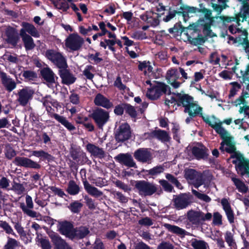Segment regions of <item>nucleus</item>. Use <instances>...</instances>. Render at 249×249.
<instances>
[{
  "mask_svg": "<svg viewBox=\"0 0 249 249\" xmlns=\"http://www.w3.org/2000/svg\"><path fill=\"white\" fill-rule=\"evenodd\" d=\"M197 12H201L202 15L204 16L203 18H200L198 22L200 25L203 27L204 33L208 36H212L210 28L213 20L212 17V12L211 10L206 8L199 10L196 7L187 6L184 8L183 16H185L186 13L191 14Z\"/></svg>",
  "mask_w": 249,
  "mask_h": 249,
  "instance_id": "f257e3e1",
  "label": "nucleus"
},
{
  "mask_svg": "<svg viewBox=\"0 0 249 249\" xmlns=\"http://www.w3.org/2000/svg\"><path fill=\"white\" fill-rule=\"evenodd\" d=\"M185 177L196 188L202 184L207 185L213 178L212 176L208 171H205L201 174L193 169L186 170Z\"/></svg>",
  "mask_w": 249,
  "mask_h": 249,
  "instance_id": "f03ea898",
  "label": "nucleus"
},
{
  "mask_svg": "<svg viewBox=\"0 0 249 249\" xmlns=\"http://www.w3.org/2000/svg\"><path fill=\"white\" fill-rule=\"evenodd\" d=\"M219 18L223 20L224 24L237 19L238 22H236V25H230L229 27V30L232 34L236 33L238 34L241 30L239 27H237V24L239 26V23L238 22L240 21L243 22L244 20L248 21L249 22V4L247 2H245L244 4L239 15L236 18L233 17L220 16Z\"/></svg>",
  "mask_w": 249,
  "mask_h": 249,
  "instance_id": "7ed1b4c3",
  "label": "nucleus"
},
{
  "mask_svg": "<svg viewBox=\"0 0 249 249\" xmlns=\"http://www.w3.org/2000/svg\"><path fill=\"white\" fill-rule=\"evenodd\" d=\"M221 125L222 124H220L214 129L223 140V141L221 143L220 149L222 151L232 153L235 150L234 145L232 142V138L231 137L229 133Z\"/></svg>",
  "mask_w": 249,
  "mask_h": 249,
  "instance_id": "20e7f679",
  "label": "nucleus"
},
{
  "mask_svg": "<svg viewBox=\"0 0 249 249\" xmlns=\"http://www.w3.org/2000/svg\"><path fill=\"white\" fill-rule=\"evenodd\" d=\"M45 56L60 69H65L68 67L66 58L58 52L53 50H47Z\"/></svg>",
  "mask_w": 249,
  "mask_h": 249,
  "instance_id": "39448f33",
  "label": "nucleus"
},
{
  "mask_svg": "<svg viewBox=\"0 0 249 249\" xmlns=\"http://www.w3.org/2000/svg\"><path fill=\"white\" fill-rule=\"evenodd\" d=\"M135 187L138 190L141 196H151L157 191V186L153 183L145 180L137 181L135 184Z\"/></svg>",
  "mask_w": 249,
  "mask_h": 249,
  "instance_id": "423d86ee",
  "label": "nucleus"
},
{
  "mask_svg": "<svg viewBox=\"0 0 249 249\" xmlns=\"http://www.w3.org/2000/svg\"><path fill=\"white\" fill-rule=\"evenodd\" d=\"M232 163L239 174L249 177V160L245 159L242 155H237L232 157Z\"/></svg>",
  "mask_w": 249,
  "mask_h": 249,
  "instance_id": "0eeeda50",
  "label": "nucleus"
},
{
  "mask_svg": "<svg viewBox=\"0 0 249 249\" xmlns=\"http://www.w3.org/2000/svg\"><path fill=\"white\" fill-rule=\"evenodd\" d=\"M212 215L210 213L205 214L199 211L191 210L187 213L188 220L194 225H198L202 221L209 220L212 218Z\"/></svg>",
  "mask_w": 249,
  "mask_h": 249,
  "instance_id": "6e6552de",
  "label": "nucleus"
},
{
  "mask_svg": "<svg viewBox=\"0 0 249 249\" xmlns=\"http://www.w3.org/2000/svg\"><path fill=\"white\" fill-rule=\"evenodd\" d=\"M169 88L163 83H156L149 89L146 93V96L151 99L159 98L163 93H166Z\"/></svg>",
  "mask_w": 249,
  "mask_h": 249,
  "instance_id": "1a4fd4ad",
  "label": "nucleus"
},
{
  "mask_svg": "<svg viewBox=\"0 0 249 249\" xmlns=\"http://www.w3.org/2000/svg\"><path fill=\"white\" fill-rule=\"evenodd\" d=\"M91 117L98 127L102 128L103 126L108 121L109 114L107 111L103 109L98 108L93 111L91 114Z\"/></svg>",
  "mask_w": 249,
  "mask_h": 249,
  "instance_id": "9d476101",
  "label": "nucleus"
},
{
  "mask_svg": "<svg viewBox=\"0 0 249 249\" xmlns=\"http://www.w3.org/2000/svg\"><path fill=\"white\" fill-rule=\"evenodd\" d=\"M84 39L77 33L71 34L65 41V45L70 50L74 51L79 50L84 43Z\"/></svg>",
  "mask_w": 249,
  "mask_h": 249,
  "instance_id": "9b49d317",
  "label": "nucleus"
},
{
  "mask_svg": "<svg viewBox=\"0 0 249 249\" xmlns=\"http://www.w3.org/2000/svg\"><path fill=\"white\" fill-rule=\"evenodd\" d=\"M192 196L189 194H181L174 199L175 207L177 210L186 208L192 202Z\"/></svg>",
  "mask_w": 249,
  "mask_h": 249,
  "instance_id": "f8f14e48",
  "label": "nucleus"
},
{
  "mask_svg": "<svg viewBox=\"0 0 249 249\" xmlns=\"http://www.w3.org/2000/svg\"><path fill=\"white\" fill-rule=\"evenodd\" d=\"M34 91L32 89L26 87L18 91L17 101L22 106H26L32 98Z\"/></svg>",
  "mask_w": 249,
  "mask_h": 249,
  "instance_id": "ddd939ff",
  "label": "nucleus"
},
{
  "mask_svg": "<svg viewBox=\"0 0 249 249\" xmlns=\"http://www.w3.org/2000/svg\"><path fill=\"white\" fill-rule=\"evenodd\" d=\"M131 136V131L129 125L127 123H123L120 126L116 132L115 138L118 142H124Z\"/></svg>",
  "mask_w": 249,
  "mask_h": 249,
  "instance_id": "4468645a",
  "label": "nucleus"
},
{
  "mask_svg": "<svg viewBox=\"0 0 249 249\" xmlns=\"http://www.w3.org/2000/svg\"><path fill=\"white\" fill-rule=\"evenodd\" d=\"M13 163L17 166L26 168L38 169L40 167V165L36 162L23 157H16L13 161Z\"/></svg>",
  "mask_w": 249,
  "mask_h": 249,
  "instance_id": "2eb2a0df",
  "label": "nucleus"
},
{
  "mask_svg": "<svg viewBox=\"0 0 249 249\" xmlns=\"http://www.w3.org/2000/svg\"><path fill=\"white\" fill-rule=\"evenodd\" d=\"M166 78L168 83L174 88H179L181 83L177 81L179 78V74L178 70L176 68H171L166 72Z\"/></svg>",
  "mask_w": 249,
  "mask_h": 249,
  "instance_id": "dca6fc26",
  "label": "nucleus"
},
{
  "mask_svg": "<svg viewBox=\"0 0 249 249\" xmlns=\"http://www.w3.org/2000/svg\"><path fill=\"white\" fill-rule=\"evenodd\" d=\"M25 198L26 206L24 203H21L20 204V208L23 213L28 216L31 217H36L37 215L36 212L31 210L34 207L32 197L30 196L27 195Z\"/></svg>",
  "mask_w": 249,
  "mask_h": 249,
  "instance_id": "f3484780",
  "label": "nucleus"
},
{
  "mask_svg": "<svg viewBox=\"0 0 249 249\" xmlns=\"http://www.w3.org/2000/svg\"><path fill=\"white\" fill-rule=\"evenodd\" d=\"M140 18L151 26L155 27L159 24L158 14L151 11H147L141 15Z\"/></svg>",
  "mask_w": 249,
  "mask_h": 249,
  "instance_id": "a211bd4d",
  "label": "nucleus"
},
{
  "mask_svg": "<svg viewBox=\"0 0 249 249\" xmlns=\"http://www.w3.org/2000/svg\"><path fill=\"white\" fill-rule=\"evenodd\" d=\"M50 238L54 246V249H72L71 246L58 234L53 233L50 235Z\"/></svg>",
  "mask_w": 249,
  "mask_h": 249,
  "instance_id": "6ab92c4d",
  "label": "nucleus"
},
{
  "mask_svg": "<svg viewBox=\"0 0 249 249\" xmlns=\"http://www.w3.org/2000/svg\"><path fill=\"white\" fill-rule=\"evenodd\" d=\"M134 157L138 161L142 162H149L152 159L150 151L145 148H140L134 153Z\"/></svg>",
  "mask_w": 249,
  "mask_h": 249,
  "instance_id": "aec40b11",
  "label": "nucleus"
},
{
  "mask_svg": "<svg viewBox=\"0 0 249 249\" xmlns=\"http://www.w3.org/2000/svg\"><path fill=\"white\" fill-rule=\"evenodd\" d=\"M144 137L146 139L156 138L162 142H167L170 139L168 134L166 131L160 129L145 133Z\"/></svg>",
  "mask_w": 249,
  "mask_h": 249,
  "instance_id": "412c9836",
  "label": "nucleus"
},
{
  "mask_svg": "<svg viewBox=\"0 0 249 249\" xmlns=\"http://www.w3.org/2000/svg\"><path fill=\"white\" fill-rule=\"evenodd\" d=\"M176 101L178 106H182L184 109L187 108L194 101L193 97L186 94L178 93L176 99H172Z\"/></svg>",
  "mask_w": 249,
  "mask_h": 249,
  "instance_id": "4be33fe9",
  "label": "nucleus"
},
{
  "mask_svg": "<svg viewBox=\"0 0 249 249\" xmlns=\"http://www.w3.org/2000/svg\"><path fill=\"white\" fill-rule=\"evenodd\" d=\"M40 73L42 77L48 83V86L49 87L52 86L53 84H55V78L57 77L53 73V71L48 67H46L42 69L40 71Z\"/></svg>",
  "mask_w": 249,
  "mask_h": 249,
  "instance_id": "5701e85b",
  "label": "nucleus"
},
{
  "mask_svg": "<svg viewBox=\"0 0 249 249\" xmlns=\"http://www.w3.org/2000/svg\"><path fill=\"white\" fill-rule=\"evenodd\" d=\"M74 229L72 224L69 222H64L60 224L59 231L60 232L70 238H73Z\"/></svg>",
  "mask_w": 249,
  "mask_h": 249,
  "instance_id": "b1692460",
  "label": "nucleus"
},
{
  "mask_svg": "<svg viewBox=\"0 0 249 249\" xmlns=\"http://www.w3.org/2000/svg\"><path fill=\"white\" fill-rule=\"evenodd\" d=\"M116 159L122 164L129 167H137L132 156L129 154H120L116 157Z\"/></svg>",
  "mask_w": 249,
  "mask_h": 249,
  "instance_id": "393cba45",
  "label": "nucleus"
},
{
  "mask_svg": "<svg viewBox=\"0 0 249 249\" xmlns=\"http://www.w3.org/2000/svg\"><path fill=\"white\" fill-rule=\"evenodd\" d=\"M0 78L2 84L9 92L16 88V82L9 76H8L5 72L0 71Z\"/></svg>",
  "mask_w": 249,
  "mask_h": 249,
  "instance_id": "a878e982",
  "label": "nucleus"
},
{
  "mask_svg": "<svg viewBox=\"0 0 249 249\" xmlns=\"http://www.w3.org/2000/svg\"><path fill=\"white\" fill-rule=\"evenodd\" d=\"M60 76L62 79L63 83L66 85H71L75 82L76 78L66 68L61 69L59 70Z\"/></svg>",
  "mask_w": 249,
  "mask_h": 249,
  "instance_id": "bb28decb",
  "label": "nucleus"
},
{
  "mask_svg": "<svg viewBox=\"0 0 249 249\" xmlns=\"http://www.w3.org/2000/svg\"><path fill=\"white\" fill-rule=\"evenodd\" d=\"M94 102L96 106H101L107 109H109L113 107V104L109 100L100 93L96 95Z\"/></svg>",
  "mask_w": 249,
  "mask_h": 249,
  "instance_id": "cd10ccee",
  "label": "nucleus"
},
{
  "mask_svg": "<svg viewBox=\"0 0 249 249\" xmlns=\"http://www.w3.org/2000/svg\"><path fill=\"white\" fill-rule=\"evenodd\" d=\"M22 28L19 32V35H21L22 31L25 33H28L31 36L34 37H39V33L36 28L32 24L27 22H23L22 23Z\"/></svg>",
  "mask_w": 249,
  "mask_h": 249,
  "instance_id": "c85d7f7f",
  "label": "nucleus"
},
{
  "mask_svg": "<svg viewBox=\"0 0 249 249\" xmlns=\"http://www.w3.org/2000/svg\"><path fill=\"white\" fill-rule=\"evenodd\" d=\"M202 107L195 101L187 108L184 109V112L188 113L191 117H195L196 115L202 116Z\"/></svg>",
  "mask_w": 249,
  "mask_h": 249,
  "instance_id": "c756f323",
  "label": "nucleus"
},
{
  "mask_svg": "<svg viewBox=\"0 0 249 249\" xmlns=\"http://www.w3.org/2000/svg\"><path fill=\"white\" fill-rule=\"evenodd\" d=\"M221 203L229 221L231 223H233L234 219L233 212L231 210L230 204L228 199L226 198H223L221 200Z\"/></svg>",
  "mask_w": 249,
  "mask_h": 249,
  "instance_id": "7c9ffc66",
  "label": "nucleus"
},
{
  "mask_svg": "<svg viewBox=\"0 0 249 249\" xmlns=\"http://www.w3.org/2000/svg\"><path fill=\"white\" fill-rule=\"evenodd\" d=\"M163 226L169 232L176 234L181 237H184L185 235H189V234L184 229H183L177 226L165 223L164 224Z\"/></svg>",
  "mask_w": 249,
  "mask_h": 249,
  "instance_id": "2f4dec72",
  "label": "nucleus"
},
{
  "mask_svg": "<svg viewBox=\"0 0 249 249\" xmlns=\"http://www.w3.org/2000/svg\"><path fill=\"white\" fill-rule=\"evenodd\" d=\"M192 153L198 160L204 159L207 155L205 147L200 143L193 147L192 148Z\"/></svg>",
  "mask_w": 249,
  "mask_h": 249,
  "instance_id": "473e14b6",
  "label": "nucleus"
},
{
  "mask_svg": "<svg viewBox=\"0 0 249 249\" xmlns=\"http://www.w3.org/2000/svg\"><path fill=\"white\" fill-rule=\"evenodd\" d=\"M6 34L7 36L6 39L7 42L13 46H15L19 39L18 35L12 28L8 29L6 30Z\"/></svg>",
  "mask_w": 249,
  "mask_h": 249,
  "instance_id": "72a5a7b5",
  "label": "nucleus"
},
{
  "mask_svg": "<svg viewBox=\"0 0 249 249\" xmlns=\"http://www.w3.org/2000/svg\"><path fill=\"white\" fill-rule=\"evenodd\" d=\"M52 116L65 126L68 130L73 131L75 129V127L66 117L56 113L53 114Z\"/></svg>",
  "mask_w": 249,
  "mask_h": 249,
  "instance_id": "f704fd0d",
  "label": "nucleus"
},
{
  "mask_svg": "<svg viewBox=\"0 0 249 249\" xmlns=\"http://www.w3.org/2000/svg\"><path fill=\"white\" fill-rule=\"evenodd\" d=\"M84 187L87 192L90 195L98 197L103 195V193L96 187L90 185L87 181L83 183Z\"/></svg>",
  "mask_w": 249,
  "mask_h": 249,
  "instance_id": "c9c22d12",
  "label": "nucleus"
},
{
  "mask_svg": "<svg viewBox=\"0 0 249 249\" xmlns=\"http://www.w3.org/2000/svg\"><path fill=\"white\" fill-rule=\"evenodd\" d=\"M20 36L22 38L26 50H32L35 48V44L34 40L30 35L22 31L21 35H20Z\"/></svg>",
  "mask_w": 249,
  "mask_h": 249,
  "instance_id": "e433bc0d",
  "label": "nucleus"
},
{
  "mask_svg": "<svg viewBox=\"0 0 249 249\" xmlns=\"http://www.w3.org/2000/svg\"><path fill=\"white\" fill-rule=\"evenodd\" d=\"M87 151L92 155L98 157H103L105 154L104 151L102 148L91 143H89L86 146Z\"/></svg>",
  "mask_w": 249,
  "mask_h": 249,
  "instance_id": "4c0bfd02",
  "label": "nucleus"
},
{
  "mask_svg": "<svg viewBox=\"0 0 249 249\" xmlns=\"http://www.w3.org/2000/svg\"><path fill=\"white\" fill-rule=\"evenodd\" d=\"M190 243L194 249H207L209 248L208 244L203 240L193 238Z\"/></svg>",
  "mask_w": 249,
  "mask_h": 249,
  "instance_id": "58836bf2",
  "label": "nucleus"
},
{
  "mask_svg": "<svg viewBox=\"0 0 249 249\" xmlns=\"http://www.w3.org/2000/svg\"><path fill=\"white\" fill-rule=\"evenodd\" d=\"M95 72V68L92 65H88L85 66L84 70L83 71V75L86 79L89 80H92Z\"/></svg>",
  "mask_w": 249,
  "mask_h": 249,
  "instance_id": "ea45409f",
  "label": "nucleus"
},
{
  "mask_svg": "<svg viewBox=\"0 0 249 249\" xmlns=\"http://www.w3.org/2000/svg\"><path fill=\"white\" fill-rule=\"evenodd\" d=\"M43 105L46 107L48 112H51L52 106L56 107L57 106V102L53 99L50 96H47L43 99Z\"/></svg>",
  "mask_w": 249,
  "mask_h": 249,
  "instance_id": "a19ab883",
  "label": "nucleus"
},
{
  "mask_svg": "<svg viewBox=\"0 0 249 249\" xmlns=\"http://www.w3.org/2000/svg\"><path fill=\"white\" fill-rule=\"evenodd\" d=\"M73 238L82 239L87 235L89 231L86 227H80L74 230Z\"/></svg>",
  "mask_w": 249,
  "mask_h": 249,
  "instance_id": "79ce46f5",
  "label": "nucleus"
},
{
  "mask_svg": "<svg viewBox=\"0 0 249 249\" xmlns=\"http://www.w3.org/2000/svg\"><path fill=\"white\" fill-rule=\"evenodd\" d=\"M32 155L39 158L42 160H47L50 161L53 159V157L50 154L42 150L33 151L32 152Z\"/></svg>",
  "mask_w": 249,
  "mask_h": 249,
  "instance_id": "37998d69",
  "label": "nucleus"
},
{
  "mask_svg": "<svg viewBox=\"0 0 249 249\" xmlns=\"http://www.w3.org/2000/svg\"><path fill=\"white\" fill-rule=\"evenodd\" d=\"M203 120L207 124H209L214 129L220 124H222L218 119L214 116H201Z\"/></svg>",
  "mask_w": 249,
  "mask_h": 249,
  "instance_id": "c03bdc74",
  "label": "nucleus"
},
{
  "mask_svg": "<svg viewBox=\"0 0 249 249\" xmlns=\"http://www.w3.org/2000/svg\"><path fill=\"white\" fill-rule=\"evenodd\" d=\"M218 1L220 3V5L213 2H212L211 4L213 10L216 12L218 15H220L221 12L228 7V5L226 4V0H218Z\"/></svg>",
  "mask_w": 249,
  "mask_h": 249,
  "instance_id": "a18cd8bd",
  "label": "nucleus"
},
{
  "mask_svg": "<svg viewBox=\"0 0 249 249\" xmlns=\"http://www.w3.org/2000/svg\"><path fill=\"white\" fill-rule=\"evenodd\" d=\"M79 187L75 182L74 180H70L67 189L68 193L71 195H76L79 193Z\"/></svg>",
  "mask_w": 249,
  "mask_h": 249,
  "instance_id": "49530a36",
  "label": "nucleus"
},
{
  "mask_svg": "<svg viewBox=\"0 0 249 249\" xmlns=\"http://www.w3.org/2000/svg\"><path fill=\"white\" fill-rule=\"evenodd\" d=\"M231 180L239 192L242 193H245L247 192L248 188L243 182L235 177H232Z\"/></svg>",
  "mask_w": 249,
  "mask_h": 249,
  "instance_id": "de8ad7c7",
  "label": "nucleus"
},
{
  "mask_svg": "<svg viewBox=\"0 0 249 249\" xmlns=\"http://www.w3.org/2000/svg\"><path fill=\"white\" fill-rule=\"evenodd\" d=\"M55 7L63 11H66L69 8V4L67 0H51Z\"/></svg>",
  "mask_w": 249,
  "mask_h": 249,
  "instance_id": "09e8293b",
  "label": "nucleus"
},
{
  "mask_svg": "<svg viewBox=\"0 0 249 249\" xmlns=\"http://www.w3.org/2000/svg\"><path fill=\"white\" fill-rule=\"evenodd\" d=\"M20 243L16 239L7 237V241L3 247V249H15L19 247Z\"/></svg>",
  "mask_w": 249,
  "mask_h": 249,
  "instance_id": "8fccbe9b",
  "label": "nucleus"
},
{
  "mask_svg": "<svg viewBox=\"0 0 249 249\" xmlns=\"http://www.w3.org/2000/svg\"><path fill=\"white\" fill-rule=\"evenodd\" d=\"M139 69L145 73H147L152 72L153 68L149 61H143L140 63Z\"/></svg>",
  "mask_w": 249,
  "mask_h": 249,
  "instance_id": "3c124183",
  "label": "nucleus"
},
{
  "mask_svg": "<svg viewBox=\"0 0 249 249\" xmlns=\"http://www.w3.org/2000/svg\"><path fill=\"white\" fill-rule=\"evenodd\" d=\"M225 239L231 249L235 248L236 243L233 239V234L231 232L228 231L225 233Z\"/></svg>",
  "mask_w": 249,
  "mask_h": 249,
  "instance_id": "603ef678",
  "label": "nucleus"
},
{
  "mask_svg": "<svg viewBox=\"0 0 249 249\" xmlns=\"http://www.w3.org/2000/svg\"><path fill=\"white\" fill-rule=\"evenodd\" d=\"M0 228L2 229L6 233L11 234L15 237L17 236L11 226L7 222L2 220L0 221Z\"/></svg>",
  "mask_w": 249,
  "mask_h": 249,
  "instance_id": "864d4df0",
  "label": "nucleus"
},
{
  "mask_svg": "<svg viewBox=\"0 0 249 249\" xmlns=\"http://www.w3.org/2000/svg\"><path fill=\"white\" fill-rule=\"evenodd\" d=\"M100 53H96L95 54H89L88 56V59L89 62L93 64H97L101 62L103 59L99 57Z\"/></svg>",
  "mask_w": 249,
  "mask_h": 249,
  "instance_id": "5fc2aeb1",
  "label": "nucleus"
},
{
  "mask_svg": "<svg viewBox=\"0 0 249 249\" xmlns=\"http://www.w3.org/2000/svg\"><path fill=\"white\" fill-rule=\"evenodd\" d=\"M239 34V36L238 37L239 41H241L242 43L246 44L247 46L249 44L248 40V33L246 30H240Z\"/></svg>",
  "mask_w": 249,
  "mask_h": 249,
  "instance_id": "6e6d98bb",
  "label": "nucleus"
},
{
  "mask_svg": "<svg viewBox=\"0 0 249 249\" xmlns=\"http://www.w3.org/2000/svg\"><path fill=\"white\" fill-rule=\"evenodd\" d=\"M37 241L42 249H52V246L49 240L44 238H38Z\"/></svg>",
  "mask_w": 249,
  "mask_h": 249,
  "instance_id": "4d7b16f0",
  "label": "nucleus"
},
{
  "mask_svg": "<svg viewBox=\"0 0 249 249\" xmlns=\"http://www.w3.org/2000/svg\"><path fill=\"white\" fill-rule=\"evenodd\" d=\"M230 84L232 86L231 88L230 89V92L229 95L230 98L233 97L241 88V85L237 82H232Z\"/></svg>",
  "mask_w": 249,
  "mask_h": 249,
  "instance_id": "13d9d810",
  "label": "nucleus"
},
{
  "mask_svg": "<svg viewBox=\"0 0 249 249\" xmlns=\"http://www.w3.org/2000/svg\"><path fill=\"white\" fill-rule=\"evenodd\" d=\"M130 37L136 40H142L146 39L147 36L142 31H136L130 34Z\"/></svg>",
  "mask_w": 249,
  "mask_h": 249,
  "instance_id": "bf43d9fd",
  "label": "nucleus"
},
{
  "mask_svg": "<svg viewBox=\"0 0 249 249\" xmlns=\"http://www.w3.org/2000/svg\"><path fill=\"white\" fill-rule=\"evenodd\" d=\"M192 193L198 199L203 200L206 202H209L211 200V198L207 195L199 193L195 190H192Z\"/></svg>",
  "mask_w": 249,
  "mask_h": 249,
  "instance_id": "052dcab7",
  "label": "nucleus"
},
{
  "mask_svg": "<svg viewBox=\"0 0 249 249\" xmlns=\"http://www.w3.org/2000/svg\"><path fill=\"white\" fill-rule=\"evenodd\" d=\"M82 206V203L76 201L71 204L69 208L72 212L77 213L80 211Z\"/></svg>",
  "mask_w": 249,
  "mask_h": 249,
  "instance_id": "680f3d73",
  "label": "nucleus"
},
{
  "mask_svg": "<svg viewBox=\"0 0 249 249\" xmlns=\"http://www.w3.org/2000/svg\"><path fill=\"white\" fill-rule=\"evenodd\" d=\"M164 170V167L161 165H160L154 167V168L150 169L148 171V173L151 175L156 176L160 173H162Z\"/></svg>",
  "mask_w": 249,
  "mask_h": 249,
  "instance_id": "e2e57ef3",
  "label": "nucleus"
},
{
  "mask_svg": "<svg viewBox=\"0 0 249 249\" xmlns=\"http://www.w3.org/2000/svg\"><path fill=\"white\" fill-rule=\"evenodd\" d=\"M23 76L27 80H33L37 77V74L33 71H25L23 72Z\"/></svg>",
  "mask_w": 249,
  "mask_h": 249,
  "instance_id": "0e129e2a",
  "label": "nucleus"
},
{
  "mask_svg": "<svg viewBox=\"0 0 249 249\" xmlns=\"http://www.w3.org/2000/svg\"><path fill=\"white\" fill-rule=\"evenodd\" d=\"M10 182V180L6 178L2 177L1 179H0V189L5 190H9Z\"/></svg>",
  "mask_w": 249,
  "mask_h": 249,
  "instance_id": "69168bd1",
  "label": "nucleus"
},
{
  "mask_svg": "<svg viewBox=\"0 0 249 249\" xmlns=\"http://www.w3.org/2000/svg\"><path fill=\"white\" fill-rule=\"evenodd\" d=\"M12 190H14L18 194L20 195L24 192L25 189L22 184L14 182L12 186Z\"/></svg>",
  "mask_w": 249,
  "mask_h": 249,
  "instance_id": "338daca9",
  "label": "nucleus"
},
{
  "mask_svg": "<svg viewBox=\"0 0 249 249\" xmlns=\"http://www.w3.org/2000/svg\"><path fill=\"white\" fill-rule=\"evenodd\" d=\"M160 184L162 186L165 191L171 192L173 189L172 186L169 184L166 180L162 179L159 180Z\"/></svg>",
  "mask_w": 249,
  "mask_h": 249,
  "instance_id": "774afa93",
  "label": "nucleus"
}]
</instances>
